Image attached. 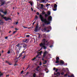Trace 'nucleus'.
I'll return each instance as SVG.
<instances>
[{
	"label": "nucleus",
	"instance_id": "a19ab883",
	"mask_svg": "<svg viewBox=\"0 0 77 77\" xmlns=\"http://www.w3.org/2000/svg\"><path fill=\"white\" fill-rule=\"evenodd\" d=\"M26 57V56H24L23 57V59H24V58H25Z\"/></svg>",
	"mask_w": 77,
	"mask_h": 77
},
{
	"label": "nucleus",
	"instance_id": "0eeeda50",
	"mask_svg": "<svg viewBox=\"0 0 77 77\" xmlns=\"http://www.w3.org/2000/svg\"><path fill=\"white\" fill-rule=\"evenodd\" d=\"M42 51H41V52H38V56L36 57H37L38 56H41V54H42Z\"/></svg>",
	"mask_w": 77,
	"mask_h": 77
},
{
	"label": "nucleus",
	"instance_id": "0e129e2a",
	"mask_svg": "<svg viewBox=\"0 0 77 77\" xmlns=\"http://www.w3.org/2000/svg\"><path fill=\"white\" fill-rule=\"evenodd\" d=\"M3 51H2V53H3Z\"/></svg>",
	"mask_w": 77,
	"mask_h": 77
},
{
	"label": "nucleus",
	"instance_id": "473e14b6",
	"mask_svg": "<svg viewBox=\"0 0 77 77\" xmlns=\"http://www.w3.org/2000/svg\"><path fill=\"white\" fill-rule=\"evenodd\" d=\"M40 65H42V63H41V62H40Z\"/></svg>",
	"mask_w": 77,
	"mask_h": 77
},
{
	"label": "nucleus",
	"instance_id": "3c124183",
	"mask_svg": "<svg viewBox=\"0 0 77 77\" xmlns=\"http://www.w3.org/2000/svg\"><path fill=\"white\" fill-rule=\"evenodd\" d=\"M31 11H33V8H31Z\"/></svg>",
	"mask_w": 77,
	"mask_h": 77
},
{
	"label": "nucleus",
	"instance_id": "a878e982",
	"mask_svg": "<svg viewBox=\"0 0 77 77\" xmlns=\"http://www.w3.org/2000/svg\"><path fill=\"white\" fill-rule=\"evenodd\" d=\"M48 15H50V12H48Z\"/></svg>",
	"mask_w": 77,
	"mask_h": 77
},
{
	"label": "nucleus",
	"instance_id": "f3484780",
	"mask_svg": "<svg viewBox=\"0 0 77 77\" xmlns=\"http://www.w3.org/2000/svg\"><path fill=\"white\" fill-rule=\"evenodd\" d=\"M26 47H27V45H26V44H24L23 45V48H26Z\"/></svg>",
	"mask_w": 77,
	"mask_h": 77
},
{
	"label": "nucleus",
	"instance_id": "39448f33",
	"mask_svg": "<svg viewBox=\"0 0 77 77\" xmlns=\"http://www.w3.org/2000/svg\"><path fill=\"white\" fill-rule=\"evenodd\" d=\"M39 30V29L38 28V26H37L35 28V32H37L38 30Z\"/></svg>",
	"mask_w": 77,
	"mask_h": 77
},
{
	"label": "nucleus",
	"instance_id": "9d476101",
	"mask_svg": "<svg viewBox=\"0 0 77 77\" xmlns=\"http://www.w3.org/2000/svg\"><path fill=\"white\" fill-rule=\"evenodd\" d=\"M47 52L46 51H45L44 53V54H43V56L44 57H45V56H46V54H47Z\"/></svg>",
	"mask_w": 77,
	"mask_h": 77
},
{
	"label": "nucleus",
	"instance_id": "bf43d9fd",
	"mask_svg": "<svg viewBox=\"0 0 77 77\" xmlns=\"http://www.w3.org/2000/svg\"><path fill=\"white\" fill-rule=\"evenodd\" d=\"M42 32H44L43 31V30H42Z\"/></svg>",
	"mask_w": 77,
	"mask_h": 77
},
{
	"label": "nucleus",
	"instance_id": "5fc2aeb1",
	"mask_svg": "<svg viewBox=\"0 0 77 77\" xmlns=\"http://www.w3.org/2000/svg\"><path fill=\"white\" fill-rule=\"evenodd\" d=\"M42 60L43 61V60H44V58H42Z\"/></svg>",
	"mask_w": 77,
	"mask_h": 77
},
{
	"label": "nucleus",
	"instance_id": "4c0bfd02",
	"mask_svg": "<svg viewBox=\"0 0 77 77\" xmlns=\"http://www.w3.org/2000/svg\"><path fill=\"white\" fill-rule=\"evenodd\" d=\"M66 69L67 70V71H69V70H68V68H66Z\"/></svg>",
	"mask_w": 77,
	"mask_h": 77
},
{
	"label": "nucleus",
	"instance_id": "09e8293b",
	"mask_svg": "<svg viewBox=\"0 0 77 77\" xmlns=\"http://www.w3.org/2000/svg\"><path fill=\"white\" fill-rule=\"evenodd\" d=\"M54 70H55L56 69V68L55 67H54L53 69Z\"/></svg>",
	"mask_w": 77,
	"mask_h": 77
},
{
	"label": "nucleus",
	"instance_id": "680f3d73",
	"mask_svg": "<svg viewBox=\"0 0 77 77\" xmlns=\"http://www.w3.org/2000/svg\"><path fill=\"white\" fill-rule=\"evenodd\" d=\"M31 6H32V4H31Z\"/></svg>",
	"mask_w": 77,
	"mask_h": 77
},
{
	"label": "nucleus",
	"instance_id": "9b49d317",
	"mask_svg": "<svg viewBox=\"0 0 77 77\" xmlns=\"http://www.w3.org/2000/svg\"><path fill=\"white\" fill-rule=\"evenodd\" d=\"M28 39H26L24 40L23 41V42H28Z\"/></svg>",
	"mask_w": 77,
	"mask_h": 77
},
{
	"label": "nucleus",
	"instance_id": "052dcab7",
	"mask_svg": "<svg viewBox=\"0 0 77 77\" xmlns=\"http://www.w3.org/2000/svg\"><path fill=\"white\" fill-rule=\"evenodd\" d=\"M24 28H25V29L27 28V27H24Z\"/></svg>",
	"mask_w": 77,
	"mask_h": 77
},
{
	"label": "nucleus",
	"instance_id": "2eb2a0df",
	"mask_svg": "<svg viewBox=\"0 0 77 77\" xmlns=\"http://www.w3.org/2000/svg\"><path fill=\"white\" fill-rule=\"evenodd\" d=\"M4 23L3 21L1 20H0V24H3V23Z\"/></svg>",
	"mask_w": 77,
	"mask_h": 77
},
{
	"label": "nucleus",
	"instance_id": "338daca9",
	"mask_svg": "<svg viewBox=\"0 0 77 77\" xmlns=\"http://www.w3.org/2000/svg\"><path fill=\"white\" fill-rule=\"evenodd\" d=\"M50 28H51V27L50 26Z\"/></svg>",
	"mask_w": 77,
	"mask_h": 77
},
{
	"label": "nucleus",
	"instance_id": "a18cd8bd",
	"mask_svg": "<svg viewBox=\"0 0 77 77\" xmlns=\"http://www.w3.org/2000/svg\"><path fill=\"white\" fill-rule=\"evenodd\" d=\"M1 16H2V17H3L5 16V15H2Z\"/></svg>",
	"mask_w": 77,
	"mask_h": 77
},
{
	"label": "nucleus",
	"instance_id": "864d4df0",
	"mask_svg": "<svg viewBox=\"0 0 77 77\" xmlns=\"http://www.w3.org/2000/svg\"><path fill=\"white\" fill-rule=\"evenodd\" d=\"M42 75V73H39V75Z\"/></svg>",
	"mask_w": 77,
	"mask_h": 77
},
{
	"label": "nucleus",
	"instance_id": "2f4dec72",
	"mask_svg": "<svg viewBox=\"0 0 77 77\" xmlns=\"http://www.w3.org/2000/svg\"><path fill=\"white\" fill-rule=\"evenodd\" d=\"M8 54H9V53H10V51H9L8 52Z\"/></svg>",
	"mask_w": 77,
	"mask_h": 77
},
{
	"label": "nucleus",
	"instance_id": "a211bd4d",
	"mask_svg": "<svg viewBox=\"0 0 77 77\" xmlns=\"http://www.w3.org/2000/svg\"><path fill=\"white\" fill-rule=\"evenodd\" d=\"M60 73L59 72H57V76L59 75H60Z\"/></svg>",
	"mask_w": 77,
	"mask_h": 77
},
{
	"label": "nucleus",
	"instance_id": "4468645a",
	"mask_svg": "<svg viewBox=\"0 0 77 77\" xmlns=\"http://www.w3.org/2000/svg\"><path fill=\"white\" fill-rule=\"evenodd\" d=\"M60 63L63 64L64 63V62H63V60H61L60 61Z\"/></svg>",
	"mask_w": 77,
	"mask_h": 77
},
{
	"label": "nucleus",
	"instance_id": "6ab92c4d",
	"mask_svg": "<svg viewBox=\"0 0 77 77\" xmlns=\"http://www.w3.org/2000/svg\"><path fill=\"white\" fill-rule=\"evenodd\" d=\"M2 75H3V74H2V72L0 71V76H2Z\"/></svg>",
	"mask_w": 77,
	"mask_h": 77
},
{
	"label": "nucleus",
	"instance_id": "de8ad7c7",
	"mask_svg": "<svg viewBox=\"0 0 77 77\" xmlns=\"http://www.w3.org/2000/svg\"><path fill=\"white\" fill-rule=\"evenodd\" d=\"M40 36L41 35H39L38 38H40Z\"/></svg>",
	"mask_w": 77,
	"mask_h": 77
},
{
	"label": "nucleus",
	"instance_id": "423d86ee",
	"mask_svg": "<svg viewBox=\"0 0 77 77\" xmlns=\"http://www.w3.org/2000/svg\"><path fill=\"white\" fill-rule=\"evenodd\" d=\"M59 57H57L56 58V61L55 62L56 63H59Z\"/></svg>",
	"mask_w": 77,
	"mask_h": 77
},
{
	"label": "nucleus",
	"instance_id": "79ce46f5",
	"mask_svg": "<svg viewBox=\"0 0 77 77\" xmlns=\"http://www.w3.org/2000/svg\"><path fill=\"white\" fill-rule=\"evenodd\" d=\"M35 21L32 24V25H34V24H35Z\"/></svg>",
	"mask_w": 77,
	"mask_h": 77
},
{
	"label": "nucleus",
	"instance_id": "cd10ccee",
	"mask_svg": "<svg viewBox=\"0 0 77 77\" xmlns=\"http://www.w3.org/2000/svg\"><path fill=\"white\" fill-rule=\"evenodd\" d=\"M29 67H30V65H29L28 66V68L26 69H27L29 68Z\"/></svg>",
	"mask_w": 77,
	"mask_h": 77
},
{
	"label": "nucleus",
	"instance_id": "ddd939ff",
	"mask_svg": "<svg viewBox=\"0 0 77 77\" xmlns=\"http://www.w3.org/2000/svg\"><path fill=\"white\" fill-rule=\"evenodd\" d=\"M47 63V60H43V64H46Z\"/></svg>",
	"mask_w": 77,
	"mask_h": 77
},
{
	"label": "nucleus",
	"instance_id": "4be33fe9",
	"mask_svg": "<svg viewBox=\"0 0 77 77\" xmlns=\"http://www.w3.org/2000/svg\"><path fill=\"white\" fill-rule=\"evenodd\" d=\"M3 13L4 14H7V12H6V11H5V12H4Z\"/></svg>",
	"mask_w": 77,
	"mask_h": 77
},
{
	"label": "nucleus",
	"instance_id": "5701e85b",
	"mask_svg": "<svg viewBox=\"0 0 77 77\" xmlns=\"http://www.w3.org/2000/svg\"><path fill=\"white\" fill-rule=\"evenodd\" d=\"M36 59V57H34L33 59H32V60H34Z\"/></svg>",
	"mask_w": 77,
	"mask_h": 77
},
{
	"label": "nucleus",
	"instance_id": "1a4fd4ad",
	"mask_svg": "<svg viewBox=\"0 0 77 77\" xmlns=\"http://www.w3.org/2000/svg\"><path fill=\"white\" fill-rule=\"evenodd\" d=\"M44 31H46L47 32H50V30H47V28H45L44 29Z\"/></svg>",
	"mask_w": 77,
	"mask_h": 77
},
{
	"label": "nucleus",
	"instance_id": "7ed1b4c3",
	"mask_svg": "<svg viewBox=\"0 0 77 77\" xmlns=\"http://www.w3.org/2000/svg\"><path fill=\"white\" fill-rule=\"evenodd\" d=\"M4 18L5 21H8L9 20H11V18L9 17H4Z\"/></svg>",
	"mask_w": 77,
	"mask_h": 77
},
{
	"label": "nucleus",
	"instance_id": "c03bdc74",
	"mask_svg": "<svg viewBox=\"0 0 77 77\" xmlns=\"http://www.w3.org/2000/svg\"><path fill=\"white\" fill-rule=\"evenodd\" d=\"M9 75H7L6 77H9Z\"/></svg>",
	"mask_w": 77,
	"mask_h": 77
},
{
	"label": "nucleus",
	"instance_id": "58836bf2",
	"mask_svg": "<svg viewBox=\"0 0 77 77\" xmlns=\"http://www.w3.org/2000/svg\"><path fill=\"white\" fill-rule=\"evenodd\" d=\"M5 39H8V37H5Z\"/></svg>",
	"mask_w": 77,
	"mask_h": 77
},
{
	"label": "nucleus",
	"instance_id": "13d9d810",
	"mask_svg": "<svg viewBox=\"0 0 77 77\" xmlns=\"http://www.w3.org/2000/svg\"><path fill=\"white\" fill-rule=\"evenodd\" d=\"M48 71H47L46 72V73H48Z\"/></svg>",
	"mask_w": 77,
	"mask_h": 77
},
{
	"label": "nucleus",
	"instance_id": "8fccbe9b",
	"mask_svg": "<svg viewBox=\"0 0 77 77\" xmlns=\"http://www.w3.org/2000/svg\"><path fill=\"white\" fill-rule=\"evenodd\" d=\"M15 29L16 30H18L17 28H15Z\"/></svg>",
	"mask_w": 77,
	"mask_h": 77
},
{
	"label": "nucleus",
	"instance_id": "4d7b16f0",
	"mask_svg": "<svg viewBox=\"0 0 77 77\" xmlns=\"http://www.w3.org/2000/svg\"><path fill=\"white\" fill-rule=\"evenodd\" d=\"M66 65H67V63H66V65H65V66H66Z\"/></svg>",
	"mask_w": 77,
	"mask_h": 77
},
{
	"label": "nucleus",
	"instance_id": "b1692460",
	"mask_svg": "<svg viewBox=\"0 0 77 77\" xmlns=\"http://www.w3.org/2000/svg\"><path fill=\"white\" fill-rule=\"evenodd\" d=\"M23 72H24V71L22 70V71H21L20 72L21 74H23Z\"/></svg>",
	"mask_w": 77,
	"mask_h": 77
},
{
	"label": "nucleus",
	"instance_id": "393cba45",
	"mask_svg": "<svg viewBox=\"0 0 77 77\" xmlns=\"http://www.w3.org/2000/svg\"><path fill=\"white\" fill-rule=\"evenodd\" d=\"M5 4V2H2V5H4Z\"/></svg>",
	"mask_w": 77,
	"mask_h": 77
},
{
	"label": "nucleus",
	"instance_id": "f704fd0d",
	"mask_svg": "<svg viewBox=\"0 0 77 77\" xmlns=\"http://www.w3.org/2000/svg\"><path fill=\"white\" fill-rule=\"evenodd\" d=\"M26 37H29L30 36V35H28L26 36Z\"/></svg>",
	"mask_w": 77,
	"mask_h": 77
},
{
	"label": "nucleus",
	"instance_id": "f8f14e48",
	"mask_svg": "<svg viewBox=\"0 0 77 77\" xmlns=\"http://www.w3.org/2000/svg\"><path fill=\"white\" fill-rule=\"evenodd\" d=\"M24 53V52H23L22 53H20V55H19V58H20V57H21V56L22 55V53Z\"/></svg>",
	"mask_w": 77,
	"mask_h": 77
},
{
	"label": "nucleus",
	"instance_id": "ea45409f",
	"mask_svg": "<svg viewBox=\"0 0 77 77\" xmlns=\"http://www.w3.org/2000/svg\"><path fill=\"white\" fill-rule=\"evenodd\" d=\"M18 22H16V23L15 24H16V25H17V24H18Z\"/></svg>",
	"mask_w": 77,
	"mask_h": 77
},
{
	"label": "nucleus",
	"instance_id": "bb28decb",
	"mask_svg": "<svg viewBox=\"0 0 77 77\" xmlns=\"http://www.w3.org/2000/svg\"><path fill=\"white\" fill-rule=\"evenodd\" d=\"M64 75L65 77H66V76H67V75H68V74H66L65 75Z\"/></svg>",
	"mask_w": 77,
	"mask_h": 77
},
{
	"label": "nucleus",
	"instance_id": "37998d69",
	"mask_svg": "<svg viewBox=\"0 0 77 77\" xmlns=\"http://www.w3.org/2000/svg\"><path fill=\"white\" fill-rule=\"evenodd\" d=\"M38 18V16H36L35 18Z\"/></svg>",
	"mask_w": 77,
	"mask_h": 77
},
{
	"label": "nucleus",
	"instance_id": "dca6fc26",
	"mask_svg": "<svg viewBox=\"0 0 77 77\" xmlns=\"http://www.w3.org/2000/svg\"><path fill=\"white\" fill-rule=\"evenodd\" d=\"M20 44H18L17 45H16L17 47H18L19 48H21V46H20Z\"/></svg>",
	"mask_w": 77,
	"mask_h": 77
},
{
	"label": "nucleus",
	"instance_id": "f03ea898",
	"mask_svg": "<svg viewBox=\"0 0 77 77\" xmlns=\"http://www.w3.org/2000/svg\"><path fill=\"white\" fill-rule=\"evenodd\" d=\"M49 44V42L47 40L44 39L42 41V42L40 45V46L42 47V48H43L44 49L47 48V47L45 45H48Z\"/></svg>",
	"mask_w": 77,
	"mask_h": 77
},
{
	"label": "nucleus",
	"instance_id": "c85d7f7f",
	"mask_svg": "<svg viewBox=\"0 0 77 77\" xmlns=\"http://www.w3.org/2000/svg\"><path fill=\"white\" fill-rule=\"evenodd\" d=\"M57 71H58V69H57L56 70L55 72H57Z\"/></svg>",
	"mask_w": 77,
	"mask_h": 77
},
{
	"label": "nucleus",
	"instance_id": "e433bc0d",
	"mask_svg": "<svg viewBox=\"0 0 77 77\" xmlns=\"http://www.w3.org/2000/svg\"><path fill=\"white\" fill-rule=\"evenodd\" d=\"M41 6H42V7H43V6H44V5L42 4L41 5Z\"/></svg>",
	"mask_w": 77,
	"mask_h": 77
},
{
	"label": "nucleus",
	"instance_id": "e2e57ef3",
	"mask_svg": "<svg viewBox=\"0 0 77 77\" xmlns=\"http://www.w3.org/2000/svg\"><path fill=\"white\" fill-rule=\"evenodd\" d=\"M14 66H16V65H14Z\"/></svg>",
	"mask_w": 77,
	"mask_h": 77
},
{
	"label": "nucleus",
	"instance_id": "aec40b11",
	"mask_svg": "<svg viewBox=\"0 0 77 77\" xmlns=\"http://www.w3.org/2000/svg\"><path fill=\"white\" fill-rule=\"evenodd\" d=\"M68 77H74V75H71V76H69Z\"/></svg>",
	"mask_w": 77,
	"mask_h": 77
},
{
	"label": "nucleus",
	"instance_id": "603ef678",
	"mask_svg": "<svg viewBox=\"0 0 77 77\" xmlns=\"http://www.w3.org/2000/svg\"><path fill=\"white\" fill-rule=\"evenodd\" d=\"M8 64L9 65H11V64L10 63H8Z\"/></svg>",
	"mask_w": 77,
	"mask_h": 77
},
{
	"label": "nucleus",
	"instance_id": "c756f323",
	"mask_svg": "<svg viewBox=\"0 0 77 77\" xmlns=\"http://www.w3.org/2000/svg\"><path fill=\"white\" fill-rule=\"evenodd\" d=\"M39 68V66H38L37 68H36V69H37V70H38V69Z\"/></svg>",
	"mask_w": 77,
	"mask_h": 77
},
{
	"label": "nucleus",
	"instance_id": "412c9836",
	"mask_svg": "<svg viewBox=\"0 0 77 77\" xmlns=\"http://www.w3.org/2000/svg\"><path fill=\"white\" fill-rule=\"evenodd\" d=\"M48 15H47V14H45V17H48Z\"/></svg>",
	"mask_w": 77,
	"mask_h": 77
},
{
	"label": "nucleus",
	"instance_id": "6e6d98bb",
	"mask_svg": "<svg viewBox=\"0 0 77 77\" xmlns=\"http://www.w3.org/2000/svg\"><path fill=\"white\" fill-rule=\"evenodd\" d=\"M11 31H10L9 32V33H11Z\"/></svg>",
	"mask_w": 77,
	"mask_h": 77
},
{
	"label": "nucleus",
	"instance_id": "774afa93",
	"mask_svg": "<svg viewBox=\"0 0 77 77\" xmlns=\"http://www.w3.org/2000/svg\"><path fill=\"white\" fill-rule=\"evenodd\" d=\"M55 77H57V76H55Z\"/></svg>",
	"mask_w": 77,
	"mask_h": 77
},
{
	"label": "nucleus",
	"instance_id": "20e7f679",
	"mask_svg": "<svg viewBox=\"0 0 77 77\" xmlns=\"http://www.w3.org/2000/svg\"><path fill=\"white\" fill-rule=\"evenodd\" d=\"M57 5H56V4H54V8H55V9H53V10L54 11H56V10H57V9H56V8H57Z\"/></svg>",
	"mask_w": 77,
	"mask_h": 77
},
{
	"label": "nucleus",
	"instance_id": "f257e3e1",
	"mask_svg": "<svg viewBox=\"0 0 77 77\" xmlns=\"http://www.w3.org/2000/svg\"><path fill=\"white\" fill-rule=\"evenodd\" d=\"M39 17L41 19V21H42V22H44L45 24H49L50 23V21H51L52 20V17L51 16L49 17L48 18V20L46 18L44 19V17L42 16V15L41 14H40Z\"/></svg>",
	"mask_w": 77,
	"mask_h": 77
},
{
	"label": "nucleus",
	"instance_id": "6e6552de",
	"mask_svg": "<svg viewBox=\"0 0 77 77\" xmlns=\"http://www.w3.org/2000/svg\"><path fill=\"white\" fill-rule=\"evenodd\" d=\"M41 1H42V2H43V3H47V2H48V0H46L45 1V0H40Z\"/></svg>",
	"mask_w": 77,
	"mask_h": 77
},
{
	"label": "nucleus",
	"instance_id": "c9c22d12",
	"mask_svg": "<svg viewBox=\"0 0 77 77\" xmlns=\"http://www.w3.org/2000/svg\"><path fill=\"white\" fill-rule=\"evenodd\" d=\"M37 15H39V13L38 12H37Z\"/></svg>",
	"mask_w": 77,
	"mask_h": 77
},
{
	"label": "nucleus",
	"instance_id": "72a5a7b5",
	"mask_svg": "<svg viewBox=\"0 0 77 77\" xmlns=\"http://www.w3.org/2000/svg\"><path fill=\"white\" fill-rule=\"evenodd\" d=\"M16 32H17V31H14L13 32V34H14V33H16Z\"/></svg>",
	"mask_w": 77,
	"mask_h": 77
},
{
	"label": "nucleus",
	"instance_id": "69168bd1",
	"mask_svg": "<svg viewBox=\"0 0 77 77\" xmlns=\"http://www.w3.org/2000/svg\"><path fill=\"white\" fill-rule=\"evenodd\" d=\"M17 14H19V13H17Z\"/></svg>",
	"mask_w": 77,
	"mask_h": 77
},
{
	"label": "nucleus",
	"instance_id": "49530a36",
	"mask_svg": "<svg viewBox=\"0 0 77 77\" xmlns=\"http://www.w3.org/2000/svg\"><path fill=\"white\" fill-rule=\"evenodd\" d=\"M52 47H53V45L50 46V47L51 48Z\"/></svg>",
	"mask_w": 77,
	"mask_h": 77
},
{
	"label": "nucleus",
	"instance_id": "7c9ffc66",
	"mask_svg": "<svg viewBox=\"0 0 77 77\" xmlns=\"http://www.w3.org/2000/svg\"><path fill=\"white\" fill-rule=\"evenodd\" d=\"M61 75H63V74H64V73H63V72H62V73H61Z\"/></svg>",
	"mask_w": 77,
	"mask_h": 77
}]
</instances>
